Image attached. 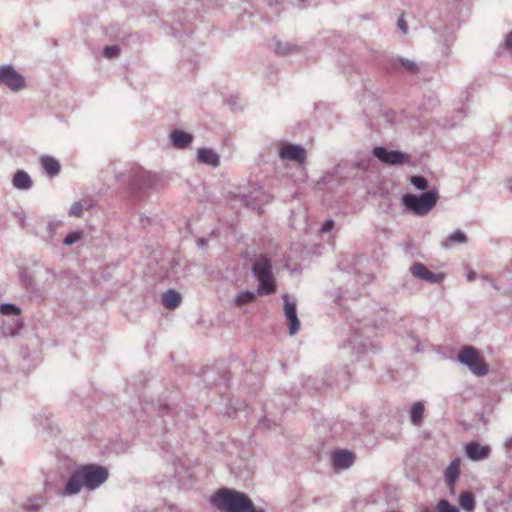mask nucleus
Here are the masks:
<instances>
[{"label":"nucleus","instance_id":"nucleus-1","mask_svg":"<svg viewBox=\"0 0 512 512\" xmlns=\"http://www.w3.org/2000/svg\"><path fill=\"white\" fill-rule=\"evenodd\" d=\"M108 478L106 468L88 464L80 466L74 471L66 483L65 494L74 495L80 492L82 487L93 490L99 487Z\"/></svg>","mask_w":512,"mask_h":512},{"label":"nucleus","instance_id":"nucleus-2","mask_svg":"<svg viewBox=\"0 0 512 512\" xmlns=\"http://www.w3.org/2000/svg\"><path fill=\"white\" fill-rule=\"evenodd\" d=\"M211 502L223 512H263L256 509L246 494L225 488L218 490Z\"/></svg>","mask_w":512,"mask_h":512},{"label":"nucleus","instance_id":"nucleus-3","mask_svg":"<svg viewBox=\"0 0 512 512\" xmlns=\"http://www.w3.org/2000/svg\"><path fill=\"white\" fill-rule=\"evenodd\" d=\"M438 195L435 191L422 193L420 196L405 194L402 197L404 206L417 215L427 214L437 203Z\"/></svg>","mask_w":512,"mask_h":512},{"label":"nucleus","instance_id":"nucleus-4","mask_svg":"<svg viewBox=\"0 0 512 512\" xmlns=\"http://www.w3.org/2000/svg\"><path fill=\"white\" fill-rule=\"evenodd\" d=\"M458 359L461 363L467 365L470 370L476 375H485L488 372V367L480 356L478 351L473 347H465L458 354Z\"/></svg>","mask_w":512,"mask_h":512},{"label":"nucleus","instance_id":"nucleus-5","mask_svg":"<svg viewBox=\"0 0 512 512\" xmlns=\"http://www.w3.org/2000/svg\"><path fill=\"white\" fill-rule=\"evenodd\" d=\"M0 84L12 91H19L25 87V79L12 66H0Z\"/></svg>","mask_w":512,"mask_h":512},{"label":"nucleus","instance_id":"nucleus-6","mask_svg":"<svg viewBox=\"0 0 512 512\" xmlns=\"http://www.w3.org/2000/svg\"><path fill=\"white\" fill-rule=\"evenodd\" d=\"M282 298L284 301V314L287 320L289 334L295 335L300 329V321L296 313V303L290 301L288 294H284Z\"/></svg>","mask_w":512,"mask_h":512},{"label":"nucleus","instance_id":"nucleus-7","mask_svg":"<svg viewBox=\"0 0 512 512\" xmlns=\"http://www.w3.org/2000/svg\"><path fill=\"white\" fill-rule=\"evenodd\" d=\"M373 155L380 161L387 164H403L408 160V156L399 151H388L386 148L378 146L373 149Z\"/></svg>","mask_w":512,"mask_h":512},{"label":"nucleus","instance_id":"nucleus-8","mask_svg":"<svg viewBox=\"0 0 512 512\" xmlns=\"http://www.w3.org/2000/svg\"><path fill=\"white\" fill-rule=\"evenodd\" d=\"M410 271L414 277L423 279L430 283H440L445 278L444 273H433L422 263H414L411 266Z\"/></svg>","mask_w":512,"mask_h":512},{"label":"nucleus","instance_id":"nucleus-9","mask_svg":"<svg viewBox=\"0 0 512 512\" xmlns=\"http://www.w3.org/2000/svg\"><path fill=\"white\" fill-rule=\"evenodd\" d=\"M467 457L472 461H480L489 457L491 448L488 445H481L476 441H471L465 445Z\"/></svg>","mask_w":512,"mask_h":512},{"label":"nucleus","instance_id":"nucleus-10","mask_svg":"<svg viewBox=\"0 0 512 512\" xmlns=\"http://www.w3.org/2000/svg\"><path fill=\"white\" fill-rule=\"evenodd\" d=\"M280 157L303 163L306 159V151L299 145L287 144L281 147Z\"/></svg>","mask_w":512,"mask_h":512},{"label":"nucleus","instance_id":"nucleus-11","mask_svg":"<svg viewBox=\"0 0 512 512\" xmlns=\"http://www.w3.org/2000/svg\"><path fill=\"white\" fill-rule=\"evenodd\" d=\"M461 459L455 458L445 470V479L450 493L455 495V485L460 475Z\"/></svg>","mask_w":512,"mask_h":512},{"label":"nucleus","instance_id":"nucleus-12","mask_svg":"<svg viewBox=\"0 0 512 512\" xmlns=\"http://www.w3.org/2000/svg\"><path fill=\"white\" fill-rule=\"evenodd\" d=\"M354 460V454L347 450H339L333 454V465L338 469H346L350 467Z\"/></svg>","mask_w":512,"mask_h":512},{"label":"nucleus","instance_id":"nucleus-13","mask_svg":"<svg viewBox=\"0 0 512 512\" xmlns=\"http://www.w3.org/2000/svg\"><path fill=\"white\" fill-rule=\"evenodd\" d=\"M41 166L43 167L44 171L50 176L54 177L59 174L61 165L54 157L51 156H42L40 158Z\"/></svg>","mask_w":512,"mask_h":512},{"label":"nucleus","instance_id":"nucleus-14","mask_svg":"<svg viewBox=\"0 0 512 512\" xmlns=\"http://www.w3.org/2000/svg\"><path fill=\"white\" fill-rule=\"evenodd\" d=\"M197 159L199 162L217 167L219 165L218 155L211 149L202 148L197 152Z\"/></svg>","mask_w":512,"mask_h":512},{"label":"nucleus","instance_id":"nucleus-15","mask_svg":"<svg viewBox=\"0 0 512 512\" xmlns=\"http://www.w3.org/2000/svg\"><path fill=\"white\" fill-rule=\"evenodd\" d=\"M13 186L19 190H27L32 186V180L28 173L18 170L12 179Z\"/></svg>","mask_w":512,"mask_h":512},{"label":"nucleus","instance_id":"nucleus-16","mask_svg":"<svg viewBox=\"0 0 512 512\" xmlns=\"http://www.w3.org/2000/svg\"><path fill=\"white\" fill-rule=\"evenodd\" d=\"M253 272L257 278L272 274L270 260L264 256L258 258L253 265Z\"/></svg>","mask_w":512,"mask_h":512},{"label":"nucleus","instance_id":"nucleus-17","mask_svg":"<svg viewBox=\"0 0 512 512\" xmlns=\"http://www.w3.org/2000/svg\"><path fill=\"white\" fill-rule=\"evenodd\" d=\"M181 303V295L175 290H168L162 295V304L168 310H174Z\"/></svg>","mask_w":512,"mask_h":512},{"label":"nucleus","instance_id":"nucleus-18","mask_svg":"<svg viewBox=\"0 0 512 512\" xmlns=\"http://www.w3.org/2000/svg\"><path fill=\"white\" fill-rule=\"evenodd\" d=\"M192 136L184 131L175 130L171 133V140L175 147L185 148L192 142Z\"/></svg>","mask_w":512,"mask_h":512},{"label":"nucleus","instance_id":"nucleus-19","mask_svg":"<svg viewBox=\"0 0 512 512\" xmlns=\"http://www.w3.org/2000/svg\"><path fill=\"white\" fill-rule=\"evenodd\" d=\"M258 280H259V288H258L259 295H267V294H271V293L275 292L276 285H275L274 279L272 277V274L259 277Z\"/></svg>","mask_w":512,"mask_h":512},{"label":"nucleus","instance_id":"nucleus-20","mask_svg":"<svg viewBox=\"0 0 512 512\" xmlns=\"http://www.w3.org/2000/svg\"><path fill=\"white\" fill-rule=\"evenodd\" d=\"M467 241V236L460 230L450 234L442 243L445 248H450L455 244H464Z\"/></svg>","mask_w":512,"mask_h":512},{"label":"nucleus","instance_id":"nucleus-21","mask_svg":"<svg viewBox=\"0 0 512 512\" xmlns=\"http://www.w3.org/2000/svg\"><path fill=\"white\" fill-rule=\"evenodd\" d=\"M424 415V405L421 402L413 404L410 410V418L413 424L420 425Z\"/></svg>","mask_w":512,"mask_h":512},{"label":"nucleus","instance_id":"nucleus-22","mask_svg":"<svg viewBox=\"0 0 512 512\" xmlns=\"http://www.w3.org/2000/svg\"><path fill=\"white\" fill-rule=\"evenodd\" d=\"M459 504L464 510L468 512L473 511L475 508L474 495L471 492L461 493L459 498Z\"/></svg>","mask_w":512,"mask_h":512},{"label":"nucleus","instance_id":"nucleus-23","mask_svg":"<svg viewBox=\"0 0 512 512\" xmlns=\"http://www.w3.org/2000/svg\"><path fill=\"white\" fill-rule=\"evenodd\" d=\"M255 294L249 291L241 292L235 300L237 306H242L251 303L255 300Z\"/></svg>","mask_w":512,"mask_h":512},{"label":"nucleus","instance_id":"nucleus-24","mask_svg":"<svg viewBox=\"0 0 512 512\" xmlns=\"http://www.w3.org/2000/svg\"><path fill=\"white\" fill-rule=\"evenodd\" d=\"M436 512H459V510L447 500H440L437 504Z\"/></svg>","mask_w":512,"mask_h":512},{"label":"nucleus","instance_id":"nucleus-25","mask_svg":"<svg viewBox=\"0 0 512 512\" xmlns=\"http://www.w3.org/2000/svg\"><path fill=\"white\" fill-rule=\"evenodd\" d=\"M0 313L3 315H19L21 311L17 306L13 304H2L0 306Z\"/></svg>","mask_w":512,"mask_h":512},{"label":"nucleus","instance_id":"nucleus-26","mask_svg":"<svg viewBox=\"0 0 512 512\" xmlns=\"http://www.w3.org/2000/svg\"><path fill=\"white\" fill-rule=\"evenodd\" d=\"M411 183L419 190H425L428 187L427 180L422 176H412Z\"/></svg>","mask_w":512,"mask_h":512},{"label":"nucleus","instance_id":"nucleus-27","mask_svg":"<svg viewBox=\"0 0 512 512\" xmlns=\"http://www.w3.org/2000/svg\"><path fill=\"white\" fill-rule=\"evenodd\" d=\"M83 210H84V206L82 205V203L81 202H75L71 206L69 214L71 216L80 217L82 215V213H83Z\"/></svg>","mask_w":512,"mask_h":512},{"label":"nucleus","instance_id":"nucleus-28","mask_svg":"<svg viewBox=\"0 0 512 512\" xmlns=\"http://www.w3.org/2000/svg\"><path fill=\"white\" fill-rule=\"evenodd\" d=\"M120 48L118 46H107L104 49V56L107 58H114L119 55Z\"/></svg>","mask_w":512,"mask_h":512},{"label":"nucleus","instance_id":"nucleus-29","mask_svg":"<svg viewBox=\"0 0 512 512\" xmlns=\"http://www.w3.org/2000/svg\"><path fill=\"white\" fill-rule=\"evenodd\" d=\"M81 237V234L79 232H73V233H70L68 234L65 238H64V244L66 245H71L75 242H77Z\"/></svg>","mask_w":512,"mask_h":512},{"label":"nucleus","instance_id":"nucleus-30","mask_svg":"<svg viewBox=\"0 0 512 512\" xmlns=\"http://www.w3.org/2000/svg\"><path fill=\"white\" fill-rule=\"evenodd\" d=\"M397 26L399 27V29L404 33L406 34L407 31H408V24L407 22L405 21L403 15L398 19V22H397Z\"/></svg>","mask_w":512,"mask_h":512},{"label":"nucleus","instance_id":"nucleus-31","mask_svg":"<svg viewBox=\"0 0 512 512\" xmlns=\"http://www.w3.org/2000/svg\"><path fill=\"white\" fill-rule=\"evenodd\" d=\"M334 227V221L333 220H327L322 228H321V231L324 232V233H327V232H330Z\"/></svg>","mask_w":512,"mask_h":512},{"label":"nucleus","instance_id":"nucleus-32","mask_svg":"<svg viewBox=\"0 0 512 512\" xmlns=\"http://www.w3.org/2000/svg\"><path fill=\"white\" fill-rule=\"evenodd\" d=\"M505 43L507 48L512 51V31L506 36Z\"/></svg>","mask_w":512,"mask_h":512},{"label":"nucleus","instance_id":"nucleus-33","mask_svg":"<svg viewBox=\"0 0 512 512\" xmlns=\"http://www.w3.org/2000/svg\"><path fill=\"white\" fill-rule=\"evenodd\" d=\"M403 65H404L407 69H409V70H411V71H414V69H415V64H414V63H412V62L406 61V62H404V63H403Z\"/></svg>","mask_w":512,"mask_h":512},{"label":"nucleus","instance_id":"nucleus-34","mask_svg":"<svg viewBox=\"0 0 512 512\" xmlns=\"http://www.w3.org/2000/svg\"><path fill=\"white\" fill-rule=\"evenodd\" d=\"M475 277H476L475 272H469V273L467 274V278H468V280H469V281L474 280V279H475Z\"/></svg>","mask_w":512,"mask_h":512},{"label":"nucleus","instance_id":"nucleus-35","mask_svg":"<svg viewBox=\"0 0 512 512\" xmlns=\"http://www.w3.org/2000/svg\"><path fill=\"white\" fill-rule=\"evenodd\" d=\"M278 53H281V54H287L289 53L291 50L290 49H286V50H281V46L278 45V49H277Z\"/></svg>","mask_w":512,"mask_h":512}]
</instances>
